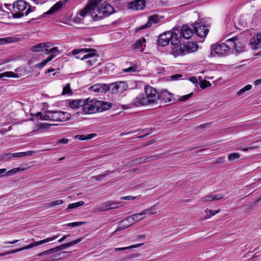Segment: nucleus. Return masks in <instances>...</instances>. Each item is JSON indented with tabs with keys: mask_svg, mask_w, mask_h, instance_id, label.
Here are the masks:
<instances>
[{
	"mask_svg": "<svg viewBox=\"0 0 261 261\" xmlns=\"http://www.w3.org/2000/svg\"><path fill=\"white\" fill-rule=\"evenodd\" d=\"M99 1L90 0L86 6L79 13V15L85 17L91 15L94 21L101 19L109 16L114 12V8L109 4L103 3L98 6Z\"/></svg>",
	"mask_w": 261,
	"mask_h": 261,
	"instance_id": "nucleus-1",
	"label": "nucleus"
},
{
	"mask_svg": "<svg viewBox=\"0 0 261 261\" xmlns=\"http://www.w3.org/2000/svg\"><path fill=\"white\" fill-rule=\"evenodd\" d=\"M111 107L112 104L110 102L95 99L89 100L88 98L84 100L82 109L85 113L92 114L106 111Z\"/></svg>",
	"mask_w": 261,
	"mask_h": 261,
	"instance_id": "nucleus-2",
	"label": "nucleus"
},
{
	"mask_svg": "<svg viewBox=\"0 0 261 261\" xmlns=\"http://www.w3.org/2000/svg\"><path fill=\"white\" fill-rule=\"evenodd\" d=\"M14 13L12 17L14 18H19L28 15L30 13L34 11L35 7H32L29 3L23 0H18L13 4Z\"/></svg>",
	"mask_w": 261,
	"mask_h": 261,
	"instance_id": "nucleus-3",
	"label": "nucleus"
},
{
	"mask_svg": "<svg viewBox=\"0 0 261 261\" xmlns=\"http://www.w3.org/2000/svg\"><path fill=\"white\" fill-rule=\"evenodd\" d=\"M80 53H88L87 54L82 57L81 60L88 59L86 61L88 67L92 66L97 62L98 56L96 54V50L95 49L84 48L74 49L72 51V54L74 55L79 54Z\"/></svg>",
	"mask_w": 261,
	"mask_h": 261,
	"instance_id": "nucleus-4",
	"label": "nucleus"
},
{
	"mask_svg": "<svg viewBox=\"0 0 261 261\" xmlns=\"http://www.w3.org/2000/svg\"><path fill=\"white\" fill-rule=\"evenodd\" d=\"M211 55L212 56H224L227 55L230 50V43H219L211 45Z\"/></svg>",
	"mask_w": 261,
	"mask_h": 261,
	"instance_id": "nucleus-5",
	"label": "nucleus"
},
{
	"mask_svg": "<svg viewBox=\"0 0 261 261\" xmlns=\"http://www.w3.org/2000/svg\"><path fill=\"white\" fill-rule=\"evenodd\" d=\"M146 99L148 105L155 103L159 100V93L156 89L146 85L144 88Z\"/></svg>",
	"mask_w": 261,
	"mask_h": 261,
	"instance_id": "nucleus-6",
	"label": "nucleus"
},
{
	"mask_svg": "<svg viewBox=\"0 0 261 261\" xmlns=\"http://www.w3.org/2000/svg\"><path fill=\"white\" fill-rule=\"evenodd\" d=\"M226 42L230 43V46L233 47L238 53H240L245 50V45L244 42L237 36L228 39L226 40Z\"/></svg>",
	"mask_w": 261,
	"mask_h": 261,
	"instance_id": "nucleus-7",
	"label": "nucleus"
},
{
	"mask_svg": "<svg viewBox=\"0 0 261 261\" xmlns=\"http://www.w3.org/2000/svg\"><path fill=\"white\" fill-rule=\"evenodd\" d=\"M109 91L111 90L113 94L123 93L127 88L128 85L125 82L118 81L109 84Z\"/></svg>",
	"mask_w": 261,
	"mask_h": 261,
	"instance_id": "nucleus-8",
	"label": "nucleus"
},
{
	"mask_svg": "<svg viewBox=\"0 0 261 261\" xmlns=\"http://www.w3.org/2000/svg\"><path fill=\"white\" fill-rule=\"evenodd\" d=\"M193 27L195 34L200 38L205 37L208 34V27L203 24L201 22L195 23Z\"/></svg>",
	"mask_w": 261,
	"mask_h": 261,
	"instance_id": "nucleus-9",
	"label": "nucleus"
},
{
	"mask_svg": "<svg viewBox=\"0 0 261 261\" xmlns=\"http://www.w3.org/2000/svg\"><path fill=\"white\" fill-rule=\"evenodd\" d=\"M53 121L64 122L70 119V113L63 111H53Z\"/></svg>",
	"mask_w": 261,
	"mask_h": 261,
	"instance_id": "nucleus-10",
	"label": "nucleus"
},
{
	"mask_svg": "<svg viewBox=\"0 0 261 261\" xmlns=\"http://www.w3.org/2000/svg\"><path fill=\"white\" fill-rule=\"evenodd\" d=\"M130 107H139L148 105L145 95L143 93L139 94L129 103Z\"/></svg>",
	"mask_w": 261,
	"mask_h": 261,
	"instance_id": "nucleus-11",
	"label": "nucleus"
},
{
	"mask_svg": "<svg viewBox=\"0 0 261 261\" xmlns=\"http://www.w3.org/2000/svg\"><path fill=\"white\" fill-rule=\"evenodd\" d=\"M249 45L253 49L261 48V33L254 35L250 39Z\"/></svg>",
	"mask_w": 261,
	"mask_h": 261,
	"instance_id": "nucleus-12",
	"label": "nucleus"
},
{
	"mask_svg": "<svg viewBox=\"0 0 261 261\" xmlns=\"http://www.w3.org/2000/svg\"><path fill=\"white\" fill-rule=\"evenodd\" d=\"M109 85L106 84H96L91 86L89 89L94 92L105 93L109 91Z\"/></svg>",
	"mask_w": 261,
	"mask_h": 261,
	"instance_id": "nucleus-13",
	"label": "nucleus"
},
{
	"mask_svg": "<svg viewBox=\"0 0 261 261\" xmlns=\"http://www.w3.org/2000/svg\"><path fill=\"white\" fill-rule=\"evenodd\" d=\"M171 37L170 32H165L161 34L158 39L159 45L161 46H166L170 42Z\"/></svg>",
	"mask_w": 261,
	"mask_h": 261,
	"instance_id": "nucleus-14",
	"label": "nucleus"
},
{
	"mask_svg": "<svg viewBox=\"0 0 261 261\" xmlns=\"http://www.w3.org/2000/svg\"><path fill=\"white\" fill-rule=\"evenodd\" d=\"M155 159V155H146L131 161V165L136 166L137 165L143 164L147 162L153 160Z\"/></svg>",
	"mask_w": 261,
	"mask_h": 261,
	"instance_id": "nucleus-15",
	"label": "nucleus"
},
{
	"mask_svg": "<svg viewBox=\"0 0 261 261\" xmlns=\"http://www.w3.org/2000/svg\"><path fill=\"white\" fill-rule=\"evenodd\" d=\"M159 100H161L164 102H171L173 97V94L168 90L163 89L159 93Z\"/></svg>",
	"mask_w": 261,
	"mask_h": 261,
	"instance_id": "nucleus-16",
	"label": "nucleus"
},
{
	"mask_svg": "<svg viewBox=\"0 0 261 261\" xmlns=\"http://www.w3.org/2000/svg\"><path fill=\"white\" fill-rule=\"evenodd\" d=\"M160 19L158 15H153L150 16L148 18L147 22L146 24L141 26L140 29L143 30V29L149 28L151 25L152 24L157 23L160 21Z\"/></svg>",
	"mask_w": 261,
	"mask_h": 261,
	"instance_id": "nucleus-17",
	"label": "nucleus"
},
{
	"mask_svg": "<svg viewBox=\"0 0 261 261\" xmlns=\"http://www.w3.org/2000/svg\"><path fill=\"white\" fill-rule=\"evenodd\" d=\"M179 34L184 38L188 39L192 35L193 31L187 25H184Z\"/></svg>",
	"mask_w": 261,
	"mask_h": 261,
	"instance_id": "nucleus-18",
	"label": "nucleus"
},
{
	"mask_svg": "<svg viewBox=\"0 0 261 261\" xmlns=\"http://www.w3.org/2000/svg\"><path fill=\"white\" fill-rule=\"evenodd\" d=\"M84 105V100L74 99L69 100L68 102V106L72 109H77L81 107H83Z\"/></svg>",
	"mask_w": 261,
	"mask_h": 261,
	"instance_id": "nucleus-19",
	"label": "nucleus"
},
{
	"mask_svg": "<svg viewBox=\"0 0 261 261\" xmlns=\"http://www.w3.org/2000/svg\"><path fill=\"white\" fill-rule=\"evenodd\" d=\"M37 116L42 120L53 121V111H47L43 113L39 112L37 113Z\"/></svg>",
	"mask_w": 261,
	"mask_h": 261,
	"instance_id": "nucleus-20",
	"label": "nucleus"
},
{
	"mask_svg": "<svg viewBox=\"0 0 261 261\" xmlns=\"http://www.w3.org/2000/svg\"><path fill=\"white\" fill-rule=\"evenodd\" d=\"M20 41V39L15 36L8 37L0 38V45L17 42Z\"/></svg>",
	"mask_w": 261,
	"mask_h": 261,
	"instance_id": "nucleus-21",
	"label": "nucleus"
},
{
	"mask_svg": "<svg viewBox=\"0 0 261 261\" xmlns=\"http://www.w3.org/2000/svg\"><path fill=\"white\" fill-rule=\"evenodd\" d=\"M223 195L221 194H214L211 195H207L203 197L201 199V201L203 202L212 201L215 200H219L223 197Z\"/></svg>",
	"mask_w": 261,
	"mask_h": 261,
	"instance_id": "nucleus-22",
	"label": "nucleus"
},
{
	"mask_svg": "<svg viewBox=\"0 0 261 261\" xmlns=\"http://www.w3.org/2000/svg\"><path fill=\"white\" fill-rule=\"evenodd\" d=\"M170 35H172L171 37L170 41L172 45H177L180 41V39H181V35L179 34L178 35V34L176 33L170 32Z\"/></svg>",
	"mask_w": 261,
	"mask_h": 261,
	"instance_id": "nucleus-23",
	"label": "nucleus"
},
{
	"mask_svg": "<svg viewBox=\"0 0 261 261\" xmlns=\"http://www.w3.org/2000/svg\"><path fill=\"white\" fill-rule=\"evenodd\" d=\"M19 158L18 152L14 153H7L2 155L1 157V160L4 162H7L10 161L12 158Z\"/></svg>",
	"mask_w": 261,
	"mask_h": 261,
	"instance_id": "nucleus-24",
	"label": "nucleus"
},
{
	"mask_svg": "<svg viewBox=\"0 0 261 261\" xmlns=\"http://www.w3.org/2000/svg\"><path fill=\"white\" fill-rule=\"evenodd\" d=\"M63 4L61 1L57 2L48 11L46 12L47 15H49L55 13L56 11L61 8Z\"/></svg>",
	"mask_w": 261,
	"mask_h": 261,
	"instance_id": "nucleus-25",
	"label": "nucleus"
},
{
	"mask_svg": "<svg viewBox=\"0 0 261 261\" xmlns=\"http://www.w3.org/2000/svg\"><path fill=\"white\" fill-rule=\"evenodd\" d=\"M157 203L154 204L153 205L145 209L141 212L142 216L144 215H154L156 213V212L155 211V209L156 208Z\"/></svg>",
	"mask_w": 261,
	"mask_h": 261,
	"instance_id": "nucleus-26",
	"label": "nucleus"
},
{
	"mask_svg": "<svg viewBox=\"0 0 261 261\" xmlns=\"http://www.w3.org/2000/svg\"><path fill=\"white\" fill-rule=\"evenodd\" d=\"M184 48L190 53L195 51L197 49V45L193 42H189L184 46Z\"/></svg>",
	"mask_w": 261,
	"mask_h": 261,
	"instance_id": "nucleus-27",
	"label": "nucleus"
},
{
	"mask_svg": "<svg viewBox=\"0 0 261 261\" xmlns=\"http://www.w3.org/2000/svg\"><path fill=\"white\" fill-rule=\"evenodd\" d=\"M55 57V55H50L45 60H43L41 62L36 64L35 67L38 68H43L48 62L51 61Z\"/></svg>",
	"mask_w": 261,
	"mask_h": 261,
	"instance_id": "nucleus-28",
	"label": "nucleus"
},
{
	"mask_svg": "<svg viewBox=\"0 0 261 261\" xmlns=\"http://www.w3.org/2000/svg\"><path fill=\"white\" fill-rule=\"evenodd\" d=\"M96 136L95 134H90L88 135H77L74 136V139L81 141L90 140L94 138Z\"/></svg>",
	"mask_w": 261,
	"mask_h": 261,
	"instance_id": "nucleus-29",
	"label": "nucleus"
},
{
	"mask_svg": "<svg viewBox=\"0 0 261 261\" xmlns=\"http://www.w3.org/2000/svg\"><path fill=\"white\" fill-rule=\"evenodd\" d=\"M4 77L18 78L19 77V76L18 74L14 73L12 71H6L0 74V79Z\"/></svg>",
	"mask_w": 261,
	"mask_h": 261,
	"instance_id": "nucleus-30",
	"label": "nucleus"
},
{
	"mask_svg": "<svg viewBox=\"0 0 261 261\" xmlns=\"http://www.w3.org/2000/svg\"><path fill=\"white\" fill-rule=\"evenodd\" d=\"M57 238H58V236H55L54 237H50V238H46L45 239H44L43 240H41V241H37V242H34L33 243V245H34V247L40 245L41 244H43L44 243H47V242L53 241V240H55L56 239H57Z\"/></svg>",
	"mask_w": 261,
	"mask_h": 261,
	"instance_id": "nucleus-31",
	"label": "nucleus"
},
{
	"mask_svg": "<svg viewBox=\"0 0 261 261\" xmlns=\"http://www.w3.org/2000/svg\"><path fill=\"white\" fill-rule=\"evenodd\" d=\"M82 240V238H79V239H77L75 240L72 241L70 242H69V243H66L64 244H62L61 245V249L62 250L65 249L71 246L74 245L76 244L80 243Z\"/></svg>",
	"mask_w": 261,
	"mask_h": 261,
	"instance_id": "nucleus-32",
	"label": "nucleus"
},
{
	"mask_svg": "<svg viewBox=\"0 0 261 261\" xmlns=\"http://www.w3.org/2000/svg\"><path fill=\"white\" fill-rule=\"evenodd\" d=\"M130 226L131 225L130 223H129L124 218L119 223L118 228L116 229V230L124 229Z\"/></svg>",
	"mask_w": 261,
	"mask_h": 261,
	"instance_id": "nucleus-33",
	"label": "nucleus"
},
{
	"mask_svg": "<svg viewBox=\"0 0 261 261\" xmlns=\"http://www.w3.org/2000/svg\"><path fill=\"white\" fill-rule=\"evenodd\" d=\"M146 41V39L144 38L140 39L133 44L132 47L134 49L141 48L142 46L143 43H145Z\"/></svg>",
	"mask_w": 261,
	"mask_h": 261,
	"instance_id": "nucleus-34",
	"label": "nucleus"
},
{
	"mask_svg": "<svg viewBox=\"0 0 261 261\" xmlns=\"http://www.w3.org/2000/svg\"><path fill=\"white\" fill-rule=\"evenodd\" d=\"M64 253H68V255L69 256L71 254V252H67V251H63L61 252L60 253L56 254L52 256H51L49 258L44 259L41 261H55L58 260L60 259V258H57L60 255Z\"/></svg>",
	"mask_w": 261,
	"mask_h": 261,
	"instance_id": "nucleus-35",
	"label": "nucleus"
},
{
	"mask_svg": "<svg viewBox=\"0 0 261 261\" xmlns=\"http://www.w3.org/2000/svg\"><path fill=\"white\" fill-rule=\"evenodd\" d=\"M109 210H111L110 202L104 203L96 208L97 212H105Z\"/></svg>",
	"mask_w": 261,
	"mask_h": 261,
	"instance_id": "nucleus-36",
	"label": "nucleus"
},
{
	"mask_svg": "<svg viewBox=\"0 0 261 261\" xmlns=\"http://www.w3.org/2000/svg\"><path fill=\"white\" fill-rule=\"evenodd\" d=\"M24 170H25L24 168H22L20 167H17V168H15L14 169H12L11 170L8 171H6L5 175V176H12V175L16 174V173L18 172L19 171H23Z\"/></svg>",
	"mask_w": 261,
	"mask_h": 261,
	"instance_id": "nucleus-37",
	"label": "nucleus"
},
{
	"mask_svg": "<svg viewBox=\"0 0 261 261\" xmlns=\"http://www.w3.org/2000/svg\"><path fill=\"white\" fill-rule=\"evenodd\" d=\"M44 47V44H43L42 43H41L37 44L31 47V50L33 52H39L40 51H43Z\"/></svg>",
	"mask_w": 261,
	"mask_h": 261,
	"instance_id": "nucleus-38",
	"label": "nucleus"
},
{
	"mask_svg": "<svg viewBox=\"0 0 261 261\" xmlns=\"http://www.w3.org/2000/svg\"><path fill=\"white\" fill-rule=\"evenodd\" d=\"M53 125H57V124L39 122L36 124V127L37 129H42L44 128H48L50 126Z\"/></svg>",
	"mask_w": 261,
	"mask_h": 261,
	"instance_id": "nucleus-39",
	"label": "nucleus"
},
{
	"mask_svg": "<svg viewBox=\"0 0 261 261\" xmlns=\"http://www.w3.org/2000/svg\"><path fill=\"white\" fill-rule=\"evenodd\" d=\"M135 1L138 10H143L145 7V0H135Z\"/></svg>",
	"mask_w": 261,
	"mask_h": 261,
	"instance_id": "nucleus-40",
	"label": "nucleus"
},
{
	"mask_svg": "<svg viewBox=\"0 0 261 261\" xmlns=\"http://www.w3.org/2000/svg\"><path fill=\"white\" fill-rule=\"evenodd\" d=\"M63 200H60V199L57 200H56V201H52L51 202L46 203L45 204V207L46 208L51 207L55 206L57 205L61 204L63 203Z\"/></svg>",
	"mask_w": 261,
	"mask_h": 261,
	"instance_id": "nucleus-41",
	"label": "nucleus"
},
{
	"mask_svg": "<svg viewBox=\"0 0 261 261\" xmlns=\"http://www.w3.org/2000/svg\"><path fill=\"white\" fill-rule=\"evenodd\" d=\"M84 204V202L83 201H80L77 202L69 204L68 206V209H71L78 207L79 206H82Z\"/></svg>",
	"mask_w": 261,
	"mask_h": 261,
	"instance_id": "nucleus-42",
	"label": "nucleus"
},
{
	"mask_svg": "<svg viewBox=\"0 0 261 261\" xmlns=\"http://www.w3.org/2000/svg\"><path fill=\"white\" fill-rule=\"evenodd\" d=\"M126 6L129 9L138 10L135 1L128 2Z\"/></svg>",
	"mask_w": 261,
	"mask_h": 261,
	"instance_id": "nucleus-43",
	"label": "nucleus"
},
{
	"mask_svg": "<svg viewBox=\"0 0 261 261\" xmlns=\"http://www.w3.org/2000/svg\"><path fill=\"white\" fill-rule=\"evenodd\" d=\"M72 93V92H71V89H70V84L68 83L63 88L62 94V95H65V94H70V93Z\"/></svg>",
	"mask_w": 261,
	"mask_h": 261,
	"instance_id": "nucleus-44",
	"label": "nucleus"
},
{
	"mask_svg": "<svg viewBox=\"0 0 261 261\" xmlns=\"http://www.w3.org/2000/svg\"><path fill=\"white\" fill-rule=\"evenodd\" d=\"M137 71V66L136 65L130 66L128 68L123 69L122 71L124 73L126 72H135Z\"/></svg>",
	"mask_w": 261,
	"mask_h": 261,
	"instance_id": "nucleus-45",
	"label": "nucleus"
},
{
	"mask_svg": "<svg viewBox=\"0 0 261 261\" xmlns=\"http://www.w3.org/2000/svg\"><path fill=\"white\" fill-rule=\"evenodd\" d=\"M240 156L239 153H232L228 155V159L230 161H232L239 159Z\"/></svg>",
	"mask_w": 261,
	"mask_h": 261,
	"instance_id": "nucleus-46",
	"label": "nucleus"
},
{
	"mask_svg": "<svg viewBox=\"0 0 261 261\" xmlns=\"http://www.w3.org/2000/svg\"><path fill=\"white\" fill-rule=\"evenodd\" d=\"M132 216L135 222L140 221L144 218V217H141L142 216L141 212L132 215Z\"/></svg>",
	"mask_w": 261,
	"mask_h": 261,
	"instance_id": "nucleus-47",
	"label": "nucleus"
},
{
	"mask_svg": "<svg viewBox=\"0 0 261 261\" xmlns=\"http://www.w3.org/2000/svg\"><path fill=\"white\" fill-rule=\"evenodd\" d=\"M110 208H116L119 207L120 205H121V201H117V202H113L110 201Z\"/></svg>",
	"mask_w": 261,
	"mask_h": 261,
	"instance_id": "nucleus-48",
	"label": "nucleus"
},
{
	"mask_svg": "<svg viewBox=\"0 0 261 261\" xmlns=\"http://www.w3.org/2000/svg\"><path fill=\"white\" fill-rule=\"evenodd\" d=\"M211 85V83L206 81L202 80L200 83V87L202 89L210 87Z\"/></svg>",
	"mask_w": 261,
	"mask_h": 261,
	"instance_id": "nucleus-49",
	"label": "nucleus"
},
{
	"mask_svg": "<svg viewBox=\"0 0 261 261\" xmlns=\"http://www.w3.org/2000/svg\"><path fill=\"white\" fill-rule=\"evenodd\" d=\"M62 250V249H61V246L60 245V246H57L56 247L51 248V249L48 250V251H49V253L50 254L51 253H54L60 251Z\"/></svg>",
	"mask_w": 261,
	"mask_h": 261,
	"instance_id": "nucleus-50",
	"label": "nucleus"
},
{
	"mask_svg": "<svg viewBox=\"0 0 261 261\" xmlns=\"http://www.w3.org/2000/svg\"><path fill=\"white\" fill-rule=\"evenodd\" d=\"M85 222H71L68 223L67 225L68 226H71V227H76L80 226L83 224H85Z\"/></svg>",
	"mask_w": 261,
	"mask_h": 261,
	"instance_id": "nucleus-51",
	"label": "nucleus"
},
{
	"mask_svg": "<svg viewBox=\"0 0 261 261\" xmlns=\"http://www.w3.org/2000/svg\"><path fill=\"white\" fill-rule=\"evenodd\" d=\"M50 52L51 54V55H55V57L59 54V50L57 47H54L50 48Z\"/></svg>",
	"mask_w": 261,
	"mask_h": 261,
	"instance_id": "nucleus-52",
	"label": "nucleus"
},
{
	"mask_svg": "<svg viewBox=\"0 0 261 261\" xmlns=\"http://www.w3.org/2000/svg\"><path fill=\"white\" fill-rule=\"evenodd\" d=\"M192 95H193V92H191L190 94H187V95H185L181 96L179 98V100L180 101H185V100H187L188 99H189L192 96Z\"/></svg>",
	"mask_w": 261,
	"mask_h": 261,
	"instance_id": "nucleus-53",
	"label": "nucleus"
},
{
	"mask_svg": "<svg viewBox=\"0 0 261 261\" xmlns=\"http://www.w3.org/2000/svg\"><path fill=\"white\" fill-rule=\"evenodd\" d=\"M183 76V75L181 74H177L175 75H173L170 76V79L172 81H176L178 80L179 79L181 78Z\"/></svg>",
	"mask_w": 261,
	"mask_h": 261,
	"instance_id": "nucleus-54",
	"label": "nucleus"
},
{
	"mask_svg": "<svg viewBox=\"0 0 261 261\" xmlns=\"http://www.w3.org/2000/svg\"><path fill=\"white\" fill-rule=\"evenodd\" d=\"M106 174H100L96 176H94L92 178L96 180H101V179L106 177Z\"/></svg>",
	"mask_w": 261,
	"mask_h": 261,
	"instance_id": "nucleus-55",
	"label": "nucleus"
},
{
	"mask_svg": "<svg viewBox=\"0 0 261 261\" xmlns=\"http://www.w3.org/2000/svg\"><path fill=\"white\" fill-rule=\"evenodd\" d=\"M33 151H27V152H18L19 158L22 157V156H24L25 155H32L33 153Z\"/></svg>",
	"mask_w": 261,
	"mask_h": 261,
	"instance_id": "nucleus-56",
	"label": "nucleus"
},
{
	"mask_svg": "<svg viewBox=\"0 0 261 261\" xmlns=\"http://www.w3.org/2000/svg\"><path fill=\"white\" fill-rule=\"evenodd\" d=\"M126 221L129 223H130V224L131 225H132L133 224H134L135 223V220H134L133 219V216L131 215V216H129L126 218H125Z\"/></svg>",
	"mask_w": 261,
	"mask_h": 261,
	"instance_id": "nucleus-57",
	"label": "nucleus"
},
{
	"mask_svg": "<svg viewBox=\"0 0 261 261\" xmlns=\"http://www.w3.org/2000/svg\"><path fill=\"white\" fill-rule=\"evenodd\" d=\"M220 212V209H218L217 210H216L215 211H213L212 210H208V209H206L205 211V212L206 213H207L208 212L210 213L211 215V216H214L215 215V214L218 213L219 212Z\"/></svg>",
	"mask_w": 261,
	"mask_h": 261,
	"instance_id": "nucleus-58",
	"label": "nucleus"
},
{
	"mask_svg": "<svg viewBox=\"0 0 261 261\" xmlns=\"http://www.w3.org/2000/svg\"><path fill=\"white\" fill-rule=\"evenodd\" d=\"M137 198V197L136 196H124V197H121L120 198L121 200H134Z\"/></svg>",
	"mask_w": 261,
	"mask_h": 261,
	"instance_id": "nucleus-59",
	"label": "nucleus"
},
{
	"mask_svg": "<svg viewBox=\"0 0 261 261\" xmlns=\"http://www.w3.org/2000/svg\"><path fill=\"white\" fill-rule=\"evenodd\" d=\"M49 251H48V250H46V251H44L43 252H42L41 253H38V254L36 255V256L40 257V256H42L47 255H49Z\"/></svg>",
	"mask_w": 261,
	"mask_h": 261,
	"instance_id": "nucleus-60",
	"label": "nucleus"
},
{
	"mask_svg": "<svg viewBox=\"0 0 261 261\" xmlns=\"http://www.w3.org/2000/svg\"><path fill=\"white\" fill-rule=\"evenodd\" d=\"M258 146H251L250 147H248L247 148H244L243 149H242V150L244 151H247L250 149H255V148H258Z\"/></svg>",
	"mask_w": 261,
	"mask_h": 261,
	"instance_id": "nucleus-61",
	"label": "nucleus"
},
{
	"mask_svg": "<svg viewBox=\"0 0 261 261\" xmlns=\"http://www.w3.org/2000/svg\"><path fill=\"white\" fill-rule=\"evenodd\" d=\"M68 143V140L66 138H62L59 140L58 143L60 144H67Z\"/></svg>",
	"mask_w": 261,
	"mask_h": 261,
	"instance_id": "nucleus-62",
	"label": "nucleus"
},
{
	"mask_svg": "<svg viewBox=\"0 0 261 261\" xmlns=\"http://www.w3.org/2000/svg\"><path fill=\"white\" fill-rule=\"evenodd\" d=\"M22 251L21 248H18V249H16L12 250H11L10 251H8V255H9V254H10L16 253V252H19V251Z\"/></svg>",
	"mask_w": 261,
	"mask_h": 261,
	"instance_id": "nucleus-63",
	"label": "nucleus"
},
{
	"mask_svg": "<svg viewBox=\"0 0 261 261\" xmlns=\"http://www.w3.org/2000/svg\"><path fill=\"white\" fill-rule=\"evenodd\" d=\"M127 249H129V246L125 247H121V248H116L115 249V250L116 252V251L126 250H127Z\"/></svg>",
	"mask_w": 261,
	"mask_h": 261,
	"instance_id": "nucleus-64",
	"label": "nucleus"
}]
</instances>
